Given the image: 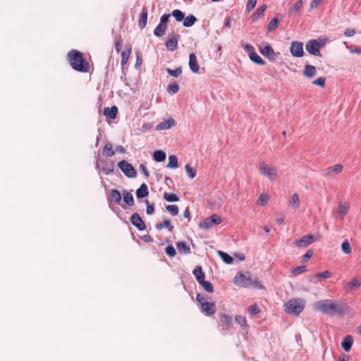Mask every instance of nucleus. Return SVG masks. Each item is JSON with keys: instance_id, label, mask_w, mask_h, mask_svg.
Masks as SVG:
<instances>
[{"instance_id": "1", "label": "nucleus", "mask_w": 361, "mask_h": 361, "mask_svg": "<svg viewBox=\"0 0 361 361\" xmlns=\"http://www.w3.org/2000/svg\"><path fill=\"white\" fill-rule=\"evenodd\" d=\"M312 307L313 310L316 312L331 316L341 314L348 310V306L346 303L332 300H323L315 302Z\"/></svg>"}, {"instance_id": "2", "label": "nucleus", "mask_w": 361, "mask_h": 361, "mask_svg": "<svg viewBox=\"0 0 361 361\" xmlns=\"http://www.w3.org/2000/svg\"><path fill=\"white\" fill-rule=\"evenodd\" d=\"M234 283L243 287H253L256 289H264L257 276H252L249 273H239L234 278Z\"/></svg>"}, {"instance_id": "3", "label": "nucleus", "mask_w": 361, "mask_h": 361, "mask_svg": "<svg viewBox=\"0 0 361 361\" xmlns=\"http://www.w3.org/2000/svg\"><path fill=\"white\" fill-rule=\"evenodd\" d=\"M68 57L72 68L79 72H87L89 63L83 58L82 54L76 50L68 52Z\"/></svg>"}, {"instance_id": "4", "label": "nucleus", "mask_w": 361, "mask_h": 361, "mask_svg": "<svg viewBox=\"0 0 361 361\" xmlns=\"http://www.w3.org/2000/svg\"><path fill=\"white\" fill-rule=\"evenodd\" d=\"M305 307V302L300 299H292L284 304V311L290 314L298 316Z\"/></svg>"}, {"instance_id": "5", "label": "nucleus", "mask_w": 361, "mask_h": 361, "mask_svg": "<svg viewBox=\"0 0 361 361\" xmlns=\"http://www.w3.org/2000/svg\"><path fill=\"white\" fill-rule=\"evenodd\" d=\"M259 170L262 174L267 177L270 180H275L277 178V169L264 162L259 163Z\"/></svg>"}, {"instance_id": "6", "label": "nucleus", "mask_w": 361, "mask_h": 361, "mask_svg": "<svg viewBox=\"0 0 361 361\" xmlns=\"http://www.w3.org/2000/svg\"><path fill=\"white\" fill-rule=\"evenodd\" d=\"M197 300L201 305L202 312L207 314H213L216 312L214 303L207 302L204 295H197Z\"/></svg>"}, {"instance_id": "7", "label": "nucleus", "mask_w": 361, "mask_h": 361, "mask_svg": "<svg viewBox=\"0 0 361 361\" xmlns=\"http://www.w3.org/2000/svg\"><path fill=\"white\" fill-rule=\"evenodd\" d=\"M221 223V218L217 214H213L204 219L200 223V227L204 229H208L214 225H217Z\"/></svg>"}, {"instance_id": "8", "label": "nucleus", "mask_w": 361, "mask_h": 361, "mask_svg": "<svg viewBox=\"0 0 361 361\" xmlns=\"http://www.w3.org/2000/svg\"><path fill=\"white\" fill-rule=\"evenodd\" d=\"M118 166L126 176L129 178H135L136 176V170L128 161L122 160L118 163Z\"/></svg>"}, {"instance_id": "9", "label": "nucleus", "mask_w": 361, "mask_h": 361, "mask_svg": "<svg viewBox=\"0 0 361 361\" xmlns=\"http://www.w3.org/2000/svg\"><path fill=\"white\" fill-rule=\"evenodd\" d=\"M321 44L316 39H311L307 42L306 44V50L312 55L314 56H321V52L319 51V47Z\"/></svg>"}, {"instance_id": "10", "label": "nucleus", "mask_w": 361, "mask_h": 361, "mask_svg": "<svg viewBox=\"0 0 361 361\" xmlns=\"http://www.w3.org/2000/svg\"><path fill=\"white\" fill-rule=\"evenodd\" d=\"M290 51L294 57H302L304 55L302 42L298 41L293 42L290 44Z\"/></svg>"}, {"instance_id": "11", "label": "nucleus", "mask_w": 361, "mask_h": 361, "mask_svg": "<svg viewBox=\"0 0 361 361\" xmlns=\"http://www.w3.org/2000/svg\"><path fill=\"white\" fill-rule=\"evenodd\" d=\"M317 240V238L314 235H307L303 236L301 239L295 240L294 244L298 247H305Z\"/></svg>"}, {"instance_id": "12", "label": "nucleus", "mask_w": 361, "mask_h": 361, "mask_svg": "<svg viewBox=\"0 0 361 361\" xmlns=\"http://www.w3.org/2000/svg\"><path fill=\"white\" fill-rule=\"evenodd\" d=\"M178 41V35L174 32H172L169 35L168 39L166 40L165 45L169 50L173 51L177 48Z\"/></svg>"}, {"instance_id": "13", "label": "nucleus", "mask_w": 361, "mask_h": 361, "mask_svg": "<svg viewBox=\"0 0 361 361\" xmlns=\"http://www.w3.org/2000/svg\"><path fill=\"white\" fill-rule=\"evenodd\" d=\"M343 166L340 164H336L333 166L328 167L324 173V176L326 178H331L338 173L343 170Z\"/></svg>"}, {"instance_id": "14", "label": "nucleus", "mask_w": 361, "mask_h": 361, "mask_svg": "<svg viewBox=\"0 0 361 361\" xmlns=\"http://www.w3.org/2000/svg\"><path fill=\"white\" fill-rule=\"evenodd\" d=\"M260 53L271 61L274 60L275 53L274 49L269 44H265L263 47H259Z\"/></svg>"}, {"instance_id": "15", "label": "nucleus", "mask_w": 361, "mask_h": 361, "mask_svg": "<svg viewBox=\"0 0 361 361\" xmlns=\"http://www.w3.org/2000/svg\"><path fill=\"white\" fill-rule=\"evenodd\" d=\"M130 222L133 225H134L139 231H143L145 229L146 226L140 216V215L137 213H134L130 217Z\"/></svg>"}, {"instance_id": "16", "label": "nucleus", "mask_w": 361, "mask_h": 361, "mask_svg": "<svg viewBox=\"0 0 361 361\" xmlns=\"http://www.w3.org/2000/svg\"><path fill=\"white\" fill-rule=\"evenodd\" d=\"M175 126V121L173 118H170L167 120L163 121L156 126L157 130H168Z\"/></svg>"}, {"instance_id": "17", "label": "nucleus", "mask_w": 361, "mask_h": 361, "mask_svg": "<svg viewBox=\"0 0 361 361\" xmlns=\"http://www.w3.org/2000/svg\"><path fill=\"white\" fill-rule=\"evenodd\" d=\"M189 66L193 73H197L200 69L197 56L195 53H191L189 56Z\"/></svg>"}, {"instance_id": "18", "label": "nucleus", "mask_w": 361, "mask_h": 361, "mask_svg": "<svg viewBox=\"0 0 361 361\" xmlns=\"http://www.w3.org/2000/svg\"><path fill=\"white\" fill-rule=\"evenodd\" d=\"M147 15H148L147 9L145 7L142 8V12L139 17V23H138L139 27L141 29H143L144 27H145V26L147 25Z\"/></svg>"}, {"instance_id": "19", "label": "nucleus", "mask_w": 361, "mask_h": 361, "mask_svg": "<svg viewBox=\"0 0 361 361\" xmlns=\"http://www.w3.org/2000/svg\"><path fill=\"white\" fill-rule=\"evenodd\" d=\"M349 209V204L346 202H339L336 212L340 215L341 218L343 219L345 215L348 213Z\"/></svg>"}, {"instance_id": "20", "label": "nucleus", "mask_w": 361, "mask_h": 361, "mask_svg": "<svg viewBox=\"0 0 361 361\" xmlns=\"http://www.w3.org/2000/svg\"><path fill=\"white\" fill-rule=\"evenodd\" d=\"M317 73V70L315 66L312 65H305L304 71H303V75L304 76L311 78H313Z\"/></svg>"}, {"instance_id": "21", "label": "nucleus", "mask_w": 361, "mask_h": 361, "mask_svg": "<svg viewBox=\"0 0 361 361\" xmlns=\"http://www.w3.org/2000/svg\"><path fill=\"white\" fill-rule=\"evenodd\" d=\"M361 286V279L355 277L352 279L349 282L347 283V288L349 290H355L357 288Z\"/></svg>"}, {"instance_id": "22", "label": "nucleus", "mask_w": 361, "mask_h": 361, "mask_svg": "<svg viewBox=\"0 0 361 361\" xmlns=\"http://www.w3.org/2000/svg\"><path fill=\"white\" fill-rule=\"evenodd\" d=\"M353 340L352 336H347L344 338V339L341 342V346L345 352H348L350 350V348L353 345Z\"/></svg>"}, {"instance_id": "23", "label": "nucleus", "mask_w": 361, "mask_h": 361, "mask_svg": "<svg viewBox=\"0 0 361 361\" xmlns=\"http://www.w3.org/2000/svg\"><path fill=\"white\" fill-rule=\"evenodd\" d=\"M148 188L145 183H142L140 185V187L136 190V196L137 198L145 197L148 195Z\"/></svg>"}, {"instance_id": "24", "label": "nucleus", "mask_w": 361, "mask_h": 361, "mask_svg": "<svg viewBox=\"0 0 361 361\" xmlns=\"http://www.w3.org/2000/svg\"><path fill=\"white\" fill-rule=\"evenodd\" d=\"M267 8V6L265 4H263L260 6H259L255 12L252 15L251 18L253 21L257 20L259 18H261L264 12L265 11Z\"/></svg>"}, {"instance_id": "25", "label": "nucleus", "mask_w": 361, "mask_h": 361, "mask_svg": "<svg viewBox=\"0 0 361 361\" xmlns=\"http://www.w3.org/2000/svg\"><path fill=\"white\" fill-rule=\"evenodd\" d=\"M124 202L129 206L134 204V199L132 193L127 190H123L122 192Z\"/></svg>"}, {"instance_id": "26", "label": "nucleus", "mask_w": 361, "mask_h": 361, "mask_svg": "<svg viewBox=\"0 0 361 361\" xmlns=\"http://www.w3.org/2000/svg\"><path fill=\"white\" fill-rule=\"evenodd\" d=\"M118 114V108L116 106H113L111 108H105L104 111V114L110 117L111 119H114L116 118Z\"/></svg>"}, {"instance_id": "27", "label": "nucleus", "mask_w": 361, "mask_h": 361, "mask_svg": "<svg viewBox=\"0 0 361 361\" xmlns=\"http://www.w3.org/2000/svg\"><path fill=\"white\" fill-rule=\"evenodd\" d=\"M176 247H177L178 250L180 253H183V254L190 253V248L185 242H183V241L178 242L176 243Z\"/></svg>"}, {"instance_id": "28", "label": "nucleus", "mask_w": 361, "mask_h": 361, "mask_svg": "<svg viewBox=\"0 0 361 361\" xmlns=\"http://www.w3.org/2000/svg\"><path fill=\"white\" fill-rule=\"evenodd\" d=\"M288 204L290 207L294 209H298L300 207L299 196L297 193H294L291 195Z\"/></svg>"}, {"instance_id": "29", "label": "nucleus", "mask_w": 361, "mask_h": 361, "mask_svg": "<svg viewBox=\"0 0 361 361\" xmlns=\"http://www.w3.org/2000/svg\"><path fill=\"white\" fill-rule=\"evenodd\" d=\"M130 53H131V48L130 47H126V49L121 52V63L122 66H124L126 64V63L128 62V60L130 57Z\"/></svg>"}, {"instance_id": "30", "label": "nucleus", "mask_w": 361, "mask_h": 361, "mask_svg": "<svg viewBox=\"0 0 361 361\" xmlns=\"http://www.w3.org/2000/svg\"><path fill=\"white\" fill-rule=\"evenodd\" d=\"M110 196L117 204L121 205V195L118 190H117L116 189L111 190Z\"/></svg>"}, {"instance_id": "31", "label": "nucleus", "mask_w": 361, "mask_h": 361, "mask_svg": "<svg viewBox=\"0 0 361 361\" xmlns=\"http://www.w3.org/2000/svg\"><path fill=\"white\" fill-rule=\"evenodd\" d=\"M164 227L167 228L169 231H172L173 229V226L171 224L170 221L168 219H165L162 223H159L156 225V228L158 231L161 230Z\"/></svg>"}, {"instance_id": "32", "label": "nucleus", "mask_w": 361, "mask_h": 361, "mask_svg": "<svg viewBox=\"0 0 361 361\" xmlns=\"http://www.w3.org/2000/svg\"><path fill=\"white\" fill-rule=\"evenodd\" d=\"M167 28L166 25L159 24L154 30V34L157 37H161L164 35Z\"/></svg>"}, {"instance_id": "33", "label": "nucleus", "mask_w": 361, "mask_h": 361, "mask_svg": "<svg viewBox=\"0 0 361 361\" xmlns=\"http://www.w3.org/2000/svg\"><path fill=\"white\" fill-rule=\"evenodd\" d=\"M183 25L185 27H191L197 21V18L193 15H189L186 18L184 17Z\"/></svg>"}, {"instance_id": "34", "label": "nucleus", "mask_w": 361, "mask_h": 361, "mask_svg": "<svg viewBox=\"0 0 361 361\" xmlns=\"http://www.w3.org/2000/svg\"><path fill=\"white\" fill-rule=\"evenodd\" d=\"M166 166L170 169H176L178 167V159H177L176 156H175V155L169 156V162H168Z\"/></svg>"}, {"instance_id": "35", "label": "nucleus", "mask_w": 361, "mask_h": 361, "mask_svg": "<svg viewBox=\"0 0 361 361\" xmlns=\"http://www.w3.org/2000/svg\"><path fill=\"white\" fill-rule=\"evenodd\" d=\"M193 274L195 276L198 282L203 281V280L204 279V274L202 271L201 267H196L193 271Z\"/></svg>"}, {"instance_id": "36", "label": "nucleus", "mask_w": 361, "mask_h": 361, "mask_svg": "<svg viewBox=\"0 0 361 361\" xmlns=\"http://www.w3.org/2000/svg\"><path fill=\"white\" fill-rule=\"evenodd\" d=\"M249 57L252 61L258 65L263 66L265 64V61L255 51L252 53Z\"/></svg>"}, {"instance_id": "37", "label": "nucleus", "mask_w": 361, "mask_h": 361, "mask_svg": "<svg viewBox=\"0 0 361 361\" xmlns=\"http://www.w3.org/2000/svg\"><path fill=\"white\" fill-rule=\"evenodd\" d=\"M153 157L157 161H163L166 159V153L162 150H157L154 152Z\"/></svg>"}, {"instance_id": "38", "label": "nucleus", "mask_w": 361, "mask_h": 361, "mask_svg": "<svg viewBox=\"0 0 361 361\" xmlns=\"http://www.w3.org/2000/svg\"><path fill=\"white\" fill-rule=\"evenodd\" d=\"M103 154L106 157H113L115 154L111 143L108 142L105 145L103 149Z\"/></svg>"}, {"instance_id": "39", "label": "nucleus", "mask_w": 361, "mask_h": 361, "mask_svg": "<svg viewBox=\"0 0 361 361\" xmlns=\"http://www.w3.org/2000/svg\"><path fill=\"white\" fill-rule=\"evenodd\" d=\"M306 271V267L302 266H298L295 268L293 269L290 271V276L295 277Z\"/></svg>"}, {"instance_id": "40", "label": "nucleus", "mask_w": 361, "mask_h": 361, "mask_svg": "<svg viewBox=\"0 0 361 361\" xmlns=\"http://www.w3.org/2000/svg\"><path fill=\"white\" fill-rule=\"evenodd\" d=\"M171 15L176 18L178 22L183 20L185 15L179 9H175L172 11Z\"/></svg>"}, {"instance_id": "41", "label": "nucleus", "mask_w": 361, "mask_h": 361, "mask_svg": "<svg viewBox=\"0 0 361 361\" xmlns=\"http://www.w3.org/2000/svg\"><path fill=\"white\" fill-rule=\"evenodd\" d=\"M220 320H221V323H223L224 324H225L227 326H231L232 325V321H233L232 318L226 314H222L220 316Z\"/></svg>"}, {"instance_id": "42", "label": "nucleus", "mask_w": 361, "mask_h": 361, "mask_svg": "<svg viewBox=\"0 0 361 361\" xmlns=\"http://www.w3.org/2000/svg\"><path fill=\"white\" fill-rule=\"evenodd\" d=\"M164 198L165 200L169 202H177L179 200V197L174 193L165 192L164 195Z\"/></svg>"}, {"instance_id": "43", "label": "nucleus", "mask_w": 361, "mask_h": 361, "mask_svg": "<svg viewBox=\"0 0 361 361\" xmlns=\"http://www.w3.org/2000/svg\"><path fill=\"white\" fill-rule=\"evenodd\" d=\"M219 256L221 257V259H223V261L226 263V264H231L233 262V259L232 257H231L229 255H228L227 253L223 252V251H219L218 252Z\"/></svg>"}, {"instance_id": "44", "label": "nucleus", "mask_w": 361, "mask_h": 361, "mask_svg": "<svg viewBox=\"0 0 361 361\" xmlns=\"http://www.w3.org/2000/svg\"><path fill=\"white\" fill-rule=\"evenodd\" d=\"M166 72L171 76L173 77H178L182 73V68L181 67H178L175 70H172L169 68H166Z\"/></svg>"}, {"instance_id": "45", "label": "nucleus", "mask_w": 361, "mask_h": 361, "mask_svg": "<svg viewBox=\"0 0 361 361\" xmlns=\"http://www.w3.org/2000/svg\"><path fill=\"white\" fill-rule=\"evenodd\" d=\"M279 25V20L276 18H273L267 25V30L269 32L273 31Z\"/></svg>"}, {"instance_id": "46", "label": "nucleus", "mask_w": 361, "mask_h": 361, "mask_svg": "<svg viewBox=\"0 0 361 361\" xmlns=\"http://www.w3.org/2000/svg\"><path fill=\"white\" fill-rule=\"evenodd\" d=\"M205 291L208 293H212L213 291V286L212 284L209 281H205L204 279L203 281L199 282Z\"/></svg>"}, {"instance_id": "47", "label": "nucleus", "mask_w": 361, "mask_h": 361, "mask_svg": "<svg viewBox=\"0 0 361 361\" xmlns=\"http://www.w3.org/2000/svg\"><path fill=\"white\" fill-rule=\"evenodd\" d=\"M247 311L251 316H254L260 312V309L256 304H255L250 306L247 309Z\"/></svg>"}, {"instance_id": "48", "label": "nucleus", "mask_w": 361, "mask_h": 361, "mask_svg": "<svg viewBox=\"0 0 361 361\" xmlns=\"http://www.w3.org/2000/svg\"><path fill=\"white\" fill-rule=\"evenodd\" d=\"M185 171H186V173L188 176V177H190L191 179L194 178L196 176V171L195 169H193L190 165L189 164H186L185 166Z\"/></svg>"}, {"instance_id": "49", "label": "nucleus", "mask_w": 361, "mask_h": 361, "mask_svg": "<svg viewBox=\"0 0 361 361\" xmlns=\"http://www.w3.org/2000/svg\"><path fill=\"white\" fill-rule=\"evenodd\" d=\"M166 210L173 216H176L178 214V207L177 205H168L166 206Z\"/></svg>"}, {"instance_id": "50", "label": "nucleus", "mask_w": 361, "mask_h": 361, "mask_svg": "<svg viewBox=\"0 0 361 361\" xmlns=\"http://www.w3.org/2000/svg\"><path fill=\"white\" fill-rule=\"evenodd\" d=\"M179 90V86L177 83L173 82L171 83L167 88V91L169 93L176 94Z\"/></svg>"}, {"instance_id": "51", "label": "nucleus", "mask_w": 361, "mask_h": 361, "mask_svg": "<svg viewBox=\"0 0 361 361\" xmlns=\"http://www.w3.org/2000/svg\"><path fill=\"white\" fill-rule=\"evenodd\" d=\"M268 200H269L268 195H267L265 194H261L259 195V197H258L257 203L261 206H264V204H266L267 203Z\"/></svg>"}, {"instance_id": "52", "label": "nucleus", "mask_w": 361, "mask_h": 361, "mask_svg": "<svg viewBox=\"0 0 361 361\" xmlns=\"http://www.w3.org/2000/svg\"><path fill=\"white\" fill-rule=\"evenodd\" d=\"M341 250L345 254H350L351 252V247L348 240L343 242L341 245Z\"/></svg>"}, {"instance_id": "53", "label": "nucleus", "mask_w": 361, "mask_h": 361, "mask_svg": "<svg viewBox=\"0 0 361 361\" xmlns=\"http://www.w3.org/2000/svg\"><path fill=\"white\" fill-rule=\"evenodd\" d=\"M302 6V0L298 1L292 7V8L290 11V13H293L294 12H297L301 9Z\"/></svg>"}, {"instance_id": "54", "label": "nucleus", "mask_w": 361, "mask_h": 361, "mask_svg": "<svg viewBox=\"0 0 361 361\" xmlns=\"http://www.w3.org/2000/svg\"><path fill=\"white\" fill-rule=\"evenodd\" d=\"M331 274L329 271H325L324 272L318 273L317 274H314V278H319L321 280L322 279H327L331 276Z\"/></svg>"}, {"instance_id": "55", "label": "nucleus", "mask_w": 361, "mask_h": 361, "mask_svg": "<svg viewBox=\"0 0 361 361\" xmlns=\"http://www.w3.org/2000/svg\"><path fill=\"white\" fill-rule=\"evenodd\" d=\"M257 4V0H247V4H246V11L247 12H250L251 10H252Z\"/></svg>"}, {"instance_id": "56", "label": "nucleus", "mask_w": 361, "mask_h": 361, "mask_svg": "<svg viewBox=\"0 0 361 361\" xmlns=\"http://www.w3.org/2000/svg\"><path fill=\"white\" fill-rule=\"evenodd\" d=\"M326 78L324 77H319L317 79L312 81L313 85L324 87L325 85Z\"/></svg>"}, {"instance_id": "57", "label": "nucleus", "mask_w": 361, "mask_h": 361, "mask_svg": "<svg viewBox=\"0 0 361 361\" xmlns=\"http://www.w3.org/2000/svg\"><path fill=\"white\" fill-rule=\"evenodd\" d=\"M166 253L170 257H174L176 254L175 248L172 245H169L166 247Z\"/></svg>"}, {"instance_id": "58", "label": "nucleus", "mask_w": 361, "mask_h": 361, "mask_svg": "<svg viewBox=\"0 0 361 361\" xmlns=\"http://www.w3.org/2000/svg\"><path fill=\"white\" fill-rule=\"evenodd\" d=\"M145 202V204H147V209H146L147 214H154V205L153 204H150L147 200H146Z\"/></svg>"}, {"instance_id": "59", "label": "nucleus", "mask_w": 361, "mask_h": 361, "mask_svg": "<svg viewBox=\"0 0 361 361\" xmlns=\"http://www.w3.org/2000/svg\"><path fill=\"white\" fill-rule=\"evenodd\" d=\"M235 320L241 326H247V322H246V319L245 317L240 316V315L236 316Z\"/></svg>"}, {"instance_id": "60", "label": "nucleus", "mask_w": 361, "mask_h": 361, "mask_svg": "<svg viewBox=\"0 0 361 361\" xmlns=\"http://www.w3.org/2000/svg\"><path fill=\"white\" fill-rule=\"evenodd\" d=\"M243 47L245 51L249 54V56L251 55L252 53L255 52L254 47L250 44H245L243 45Z\"/></svg>"}, {"instance_id": "61", "label": "nucleus", "mask_w": 361, "mask_h": 361, "mask_svg": "<svg viewBox=\"0 0 361 361\" xmlns=\"http://www.w3.org/2000/svg\"><path fill=\"white\" fill-rule=\"evenodd\" d=\"M348 49L350 50V51L352 54H361V47H348Z\"/></svg>"}, {"instance_id": "62", "label": "nucleus", "mask_w": 361, "mask_h": 361, "mask_svg": "<svg viewBox=\"0 0 361 361\" xmlns=\"http://www.w3.org/2000/svg\"><path fill=\"white\" fill-rule=\"evenodd\" d=\"M313 255V251L312 250H309L303 256L302 261H307Z\"/></svg>"}, {"instance_id": "63", "label": "nucleus", "mask_w": 361, "mask_h": 361, "mask_svg": "<svg viewBox=\"0 0 361 361\" xmlns=\"http://www.w3.org/2000/svg\"><path fill=\"white\" fill-rule=\"evenodd\" d=\"M140 170L146 177L149 176V172L145 164H140Z\"/></svg>"}, {"instance_id": "64", "label": "nucleus", "mask_w": 361, "mask_h": 361, "mask_svg": "<svg viewBox=\"0 0 361 361\" xmlns=\"http://www.w3.org/2000/svg\"><path fill=\"white\" fill-rule=\"evenodd\" d=\"M170 15L169 14H164L160 19V23L162 25H166V23L168 22L169 19Z\"/></svg>"}]
</instances>
